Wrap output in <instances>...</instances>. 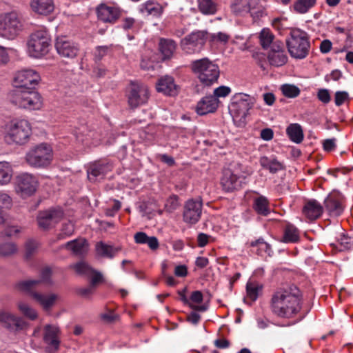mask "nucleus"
Here are the masks:
<instances>
[{"label":"nucleus","mask_w":353,"mask_h":353,"mask_svg":"<svg viewBox=\"0 0 353 353\" xmlns=\"http://www.w3.org/2000/svg\"><path fill=\"white\" fill-rule=\"evenodd\" d=\"M263 286L256 282L249 281L246 285L247 296L252 301H255L261 292Z\"/></svg>","instance_id":"nucleus-40"},{"label":"nucleus","mask_w":353,"mask_h":353,"mask_svg":"<svg viewBox=\"0 0 353 353\" xmlns=\"http://www.w3.org/2000/svg\"><path fill=\"white\" fill-rule=\"evenodd\" d=\"M317 99L322 103L327 104L331 100V96L327 89L321 88L317 92Z\"/></svg>","instance_id":"nucleus-56"},{"label":"nucleus","mask_w":353,"mask_h":353,"mask_svg":"<svg viewBox=\"0 0 353 353\" xmlns=\"http://www.w3.org/2000/svg\"><path fill=\"white\" fill-rule=\"evenodd\" d=\"M254 98L245 93H236L232 98L229 110L234 121L243 123L249 110L254 103Z\"/></svg>","instance_id":"nucleus-6"},{"label":"nucleus","mask_w":353,"mask_h":353,"mask_svg":"<svg viewBox=\"0 0 353 353\" xmlns=\"http://www.w3.org/2000/svg\"><path fill=\"white\" fill-rule=\"evenodd\" d=\"M18 308L24 316L30 319L34 320L37 318V312L26 303H19Z\"/></svg>","instance_id":"nucleus-47"},{"label":"nucleus","mask_w":353,"mask_h":353,"mask_svg":"<svg viewBox=\"0 0 353 353\" xmlns=\"http://www.w3.org/2000/svg\"><path fill=\"white\" fill-rule=\"evenodd\" d=\"M64 212L61 208H51L39 211L37 223L40 230L46 231L54 228L63 218Z\"/></svg>","instance_id":"nucleus-11"},{"label":"nucleus","mask_w":353,"mask_h":353,"mask_svg":"<svg viewBox=\"0 0 353 353\" xmlns=\"http://www.w3.org/2000/svg\"><path fill=\"white\" fill-rule=\"evenodd\" d=\"M0 323L5 327L12 331L21 330L26 326V322L21 318L7 312H0Z\"/></svg>","instance_id":"nucleus-25"},{"label":"nucleus","mask_w":353,"mask_h":353,"mask_svg":"<svg viewBox=\"0 0 353 353\" xmlns=\"http://www.w3.org/2000/svg\"><path fill=\"white\" fill-rule=\"evenodd\" d=\"M32 134L31 125L26 119H13L8 122L4 128L3 139L8 145H23Z\"/></svg>","instance_id":"nucleus-2"},{"label":"nucleus","mask_w":353,"mask_h":353,"mask_svg":"<svg viewBox=\"0 0 353 353\" xmlns=\"http://www.w3.org/2000/svg\"><path fill=\"white\" fill-rule=\"evenodd\" d=\"M250 246L252 247H258L259 250L264 251L269 256H271L272 252L271 246L266 242L264 241L263 239L260 238L256 241H253L250 242Z\"/></svg>","instance_id":"nucleus-50"},{"label":"nucleus","mask_w":353,"mask_h":353,"mask_svg":"<svg viewBox=\"0 0 353 353\" xmlns=\"http://www.w3.org/2000/svg\"><path fill=\"white\" fill-rule=\"evenodd\" d=\"M23 23L17 13L10 12L0 14V36L14 39L22 30Z\"/></svg>","instance_id":"nucleus-9"},{"label":"nucleus","mask_w":353,"mask_h":353,"mask_svg":"<svg viewBox=\"0 0 353 353\" xmlns=\"http://www.w3.org/2000/svg\"><path fill=\"white\" fill-rule=\"evenodd\" d=\"M112 168V163L107 159L94 161L87 169L88 178L90 181L96 182L103 179Z\"/></svg>","instance_id":"nucleus-16"},{"label":"nucleus","mask_w":353,"mask_h":353,"mask_svg":"<svg viewBox=\"0 0 353 353\" xmlns=\"http://www.w3.org/2000/svg\"><path fill=\"white\" fill-rule=\"evenodd\" d=\"M119 250V248L105 244L102 241L98 242L96 244V252L98 255L102 257L112 259Z\"/></svg>","instance_id":"nucleus-35"},{"label":"nucleus","mask_w":353,"mask_h":353,"mask_svg":"<svg viewBox=\"0 0 353 353\" xmlns=\"http://www.w3.org/2000/svg\"><path fill=\"white\" fill-rule=\"evenodd\" d=\"M303 296L295 285L280 288L272 294L270 308L272 313L279 319H290L301 310Z\"/></svg>","instance_id":"nucleus-1"},{"label":"nucleus","mask_w":353,"mask_h":353,"mask_svg":"<svg viewBox=\"0 0 353 353\" xmlns=\"http://www.w3.org/2000/svg\"><path fill=\"white\" fill-rule=\"evenodd\" d=\"M208 39V33L204 30L193 31L181 39V50L186 54H192L200 52Z\"/></svg>","instance_id":"nucleus-10"},{"label":"nucleus","mask_w":353,"mask_h":353,"mask_svg":"<svg viewBox=\"0 0 353 353\" xmlns=\"http://www.w3.org/2000/svg\"><path fill=\"white\" fill-rule=\"evenodd\" d=\"M149 236L143 232H137L134 236V241L138 244H146Z\"/></svg>","instance_id":"nucleus-63"},{"label":"nucleus","mask_w":353,"mask_h":353,"mask_svg":"<svg viewBox=\"0 0 353 353\" xmlns=\"http://www.w3.org/2000/svg\"><path fill=\"white\" fill-rule=\"evenodd\" d=\"M40 80L41 77L36 70L25 68L15 73L13 83L16 89L33 90Z\"/></svg>","instance_id":"nucleus-13"},{"label":"nucleus","mask_w":353,"mask_h":353,"mask_svg":"<svg viewBox=\"0 0 353 353\" xmlns=\"http://www.w3.org/2000/svg\"><path fill=\"white\" fill-rule=\"evenodd\" d=\"M63 248L71 250L74 255L83 256L87 252L88 243L83 239H75L68 241Z\"/></svg>","instance_id":"nucleus-30"},{"label":"nucleus","mask_w":353,"mask_h":353,"mask_svg":"<svg viewBox=\"0 0 353 353\" xmlns=\"http://www.w3.org/2000/svg\"><path fill=\"white\" fill-rule=\"evenodd\" d=\"M31 8L39 14H48L54 10L52 0H32Z\"/></svg>","instance_id":"nucleus-31"},{"label":"nucleus","mask_w":353,"mask_h":353,"mask_svg":"<svg viewBox=\"0 0 353 353\" xmlns=\"http://www.w3.org/2000/svg\"><path fill=\"white\" fill-rule=\"evenodd\" d=\"M325 208L330 216L337 217L344 210L343 199L339 194H329L324 201Z\"/></svg>","instance_id":"nucleus-21"},{"label":"nucleus","mask_w":353,"mask_h":353,"mask_svg":"<svg viewBox=\"0 0 353 353\" xmlns=\"http://www.w3.org/2000/svg\"><path fill=\"white\" fill-rule=\"evenodd\" d=\"M286 133L290 139L296 143H301L303 139L302 128L298 123L290 124L286 129Z\"/></svg>","instance_id":"nucleus-37"},{"label":"nucleus","mask_w":353,"mask_h":353,"mask_svg":"<svg viewBox=\"0 0 353 353\" xmlns=\"http://www.w3.org/2000/svg\"><path fill=\"white\" fill-rule=\"evenodd\" d=\"M11 203L12 199L10 196L8 194L0 191V212L3 214L2 208H9Z\"/></svg>","instance_id":"nucleus-58"},{"label":"nucleus","mask_w":353,"mask_h":353,"mask_svg":"<svg viewBox=\"0 0 353 353\" xmlns=\"http://www.w3.org/2000/svg\"><path fill=\"white\" fill-rule=\"evenodd\" d=\"M219 101L212 95L203 97L197 103L196 112L200 115L214 112L219 106Z\"/></svg>","instance_id":"nucleus-27"},{"label":"nucleus","mask_w":353,"mask_h":353,"mask_svg":"<svg viewBox=\"0 0 353 353\" xmlns=\"http://www.w3.org/2000/svg\"><path fill=\"white\" fill-rule=\"evenodd\" d=\"M87 128L85 126H81L79 128H77L74 131V135L76 137L77 141L81 142L82 144L87 145L88 143L87 142V136L85 135L84 132L86 131Z\"/></svg>","instance_id":"nucleus-55"},{"label":"nucleus","mask_w":353,"mask_h":353,"mask_svg":"<svg viewBox=\"0 0 353 353\" xmlns=\"http://www.w3.org/2000/svg\"><path fill=\"white\" fill-rule=\"evenodd\" d=\"M176 47L175 41L172 39L161 38L159 40V48L163 59H170L176 50Z\"/></svg>","instance_id":"nucleus-33"},{"label":"nucleus","mask_w":353,"mask_h":353,"mask_svg":"<svg viewBox=\"0 0 353 353\" xmlns=\"http://www.w3.org/2000/svg\"><path fill=\"white\" fill-rule=\"evenodd\" d=\"M281 90L283 94L288 98H295L300 94V89L292 84H284L281 85Z\"/></svg>","instance_id":"nucleus-45"},{"label":"nucleus","mask_w":353,"mask_h":353,"mask_svg":"<svg viewBox=\"0 0 353 353\" xmlns=\"http://www.w3.org/2000/svg\"><path fill=\"white\" fill-rule=\"evenodd\" d=\"M231 89L230 87L221 85L214 89V95H212V97H214L216 99L219 97H225L229 95Z\"/></svg>","instance_id":"nucleus-57"},{"label":"nucleus","mask_w":353,"mask_h":353,"mask_svg":"<svg viewBox=\"0 0 353 353\" xmlns=\"http://www.w3.org/2000/svg\"><path fill=\"white\" fill-rule=\"evenodd\" d=\"M148 97L147 86L138 82H131L128 94V101L131 108H135L145 104Z\"/></svg>","instance_id":"nucleus-14"},{"label":"nucleus","mask_w":353,"mask_h":353,"mask_svg":"<svg viewBox=\"0 0 353 353\" xmlns=\"http://www.w3.org/2000/svg\"><path fill=\"white\" fill-rule=\"evenodd\" d=\"M316 3V0H296L294 3V10L300 14H304L312 8Z\"/></svg>","instance_id":"nucleus-42"},{"label":"nucleus","mask_w":353,"mask_h":353,"mask_svg":"<svg viewBox=\"0 0 353 353\" xmlns=\"http://www.w3.org/2000/svg\"><path fill=\"white\" fill-rule=\"evenodd\" d=\"M247 12H249L254 19H258L265 14L264 8L259 4L260 0H247Z\"/></svg>","instance_id":"nucleus-38"},{"label":"nucleus","mask_w":353,"mask_h":353,"mask_svg":"<svg viewBox=\"0 0 353 353\" xmlns=\"http://www.w3.org/2000/svg\"><path fill=\"white\" fill-rule=\"evenodd\" d=\"M39 247V243L37 241L33 239L28 240L25 243V257L26 259H30L37 252Z\"/></svg>","instance_id":"nucleus-48"},{"label":"nucleus","mask_w":353,"mask_h":353,"mask_svg":"<svg viewBox=\"0 0 353 353\" xmlns=\"http://www.w3.org/2000/svg\"><path fill=\"white\" fill-rule=\"evenodd\" d=\"M121 207V203L117 200H114V204L112 206V208L106 210L105 215L108 216H114L116 214V213L119 210Z\"/></svg>","instance_id":"nucleus-62"},{"label":"nucleus","mask_w":353,"mask_h":353,"mask_svg":"<svg viewBox=\"0 0 353 353\" xmlns=\"http://www.w3.org/2000/svg\"><path fill=\"white\" fill-rule=\"evenodd\" d=\"M248 175H250L249 173L247 175L240 174L237 169H225L221 179L223 190L230 192L239 190L248 183Z\"/></svg>","instance_id":"nucleus-12"},{"label":"nucleus","mask_w":353,"mask_h":353,"mask_svg":"<svg viewBox=\"0 0 353 353\" xmlns=\"http://www.w3.org/2000/svg\"><path fill=\"white\" fill-rule=\"evenodd\" d=\"M179 206V197L176 195H172L165 201V209L171 213L176 210Z\"/></svg>","instance_id":"nucleus-51"},{"label":"nucleus","mask_w":353,"mask_h":353,"mask_svg":"<svg viewBox=\"0 0 353 353\" xmlns=\"http://www.w3.org/2000/svg\"><path fill=\"white\" fill-rule=\"evenodd\" d=\"M43 331V341L52 351L57 352L60 345L59 327L54 325L48 324L45 325Z\"/></svg>","instance_id":"nucleus-23"},{"label":"nucleus","mask_w":353,"mask_h":353,"mask_svg":"<svg viewBox=\"0 0 353 353\" xmlns=\"http://www.w3.org/2000/svg\"><path fill=\"white\" fill-rule=\"evenodd\" d=\"M248 1L247 0H235L232 4V11L236 14H241L247 12Z\"/></svg>","instance_id":"nucleus-53"},{"label":"nucleus","mask_w":353,"mask_h":353,"mask_svg":"<svg viewBox=\"0 0 353 353\" xmlns=\"http://www.w3.org/2000/svg\"><path fill=\"white\" fill-rule=\"evenodd\" d=\"M230 35L226 34L225 32H219L217 33H214L211 34H208V39L212 43H228Z\"/></svg>","instance_id":"nucleus-52"},{"label":"nucleus","mask_w":353,"mask_h":353,"mask_svg":"<svg viewBox=\"0 0 353 353\" xmlns=\"http://www.w3.org/2000/svg\"><path fill=\"white\" fill-rule=\"evenodd\" d=\"M51 270L48 268L43 269L39 279H30L20 281L17 283V288L22 292H31L35 290L41 283L50 284Z\"/></svg>","instance_id":"nucleus-20"},{"label":"nucleus","mask_w":353,"mask_h":353,"mask_svg":"<svg viewBox=\"0 0 353 353\" xmlns=\"http://www.w3.org/2000/svg\"><path fill=\"white\" fill-rule=\"evenodd\" d=\"M37 181L32 174L24 173L16 179L15 191L21 197L32 196L37 190Z\"/></svg>","instance_id":"nucleus-15"},{"label":"nucleus","mask_w":353,"mask_h":353,"mask_svg":"<svg viewBox=\"0 0 353 353\" xmlns=\"http://www.w3.org/2000/svg\"><path fill=\"white\" fill-rule=\"evenodd\" d=\"M252 208L259 215L266 216L271 212L270 202L267 197L260 195L253 201Z\"/></svg>","instance_id":"nucleus-32"},{"label":"nucleus","mask_w":353,"mask_h":353,"mask_svg":"<svg viewBox=\"0 0 353 353\" xmlns=\"http://www.w3.org/2000/svg\"><path fill=\"white\" fill-rule=\"evenodd\" d=\"M75 272L81 275L90 276L92 272V268L85 262L80 261L70 266Z\"/></svg>","instance_id":"nucleus-46"},{"label":"nucleus","mask_w":353,"mask_h":353,"mask_svg":"<svg viewBox=\"0 0 353 353\" xmlns=\"http://www.w3.org/2000/svg\"><path fill=\"white\" fill-rule=\"evenodd\" d=\"M92 272L91 275V282L90 285L94 287L97 283L101 282L103 281V275L101 272L92 269Z\"/></svg>","instance_id":"nucleus-61"},{"label":"nucleus","mask_w":353,"mask_h":353,"mask_svg":"<svg viewBox=\"0 0 353 353\" xmlns=\"http://www.w3.org/2000/svg\"><path fill=\"white\" fill-rule=\"evenodd\" d=\"M53 158L50 145L42 143L32 148L26 154L27 163L32 167L45 168L49 165Z\"/></svg>","instance_id":"nucleus-7"},{"label":"nucleus","mask_w":353,"mask_h":353,"mask_svg":"<svg viewBox=\"0 0 353 353\" xmlns=\"http://www.w3.org/2000/svg\"><path fill=\"white\" fill-rule=\"evenodd\" d=\"M9 100L14 105L30 110H40L43 105L41 94L28 89H14L9 94Z\"/></svg>","instance_id":"nucleus-4"},{"label":"nucleus","mask_w":353,"mask_h":353,"mask_svg":"<svg viewBox=\"0 0 353 353\" xmlns=\"http://www.w3.org/2000/svg\"><path fill=\"white\" fill-rule=\"evenodd\" d=\"M303 214L310 220H315L323 213V207L316 200L307 201L303 208Z\"/></svg>","instance_id":"nucleus-29"},{"label":"nucleus","mask_w":353,"mask_h":353,"mask_svg":"<svg viewBox=\"0 0 353 353\" xmlns=\"http://www.w3.org/2000/svg\"><path fill=\"white\" fill-rule=\"evenodd\" d=\"M156 88L159 92L169 96H174L178 93L179 86L172 77L165 75L158 80Z\"/></svg>","instance_id":"nucleus-26"},{"label":"nucleus","mask_w":353,"mask_h":353,"mask_svg":"<svg viewBox=\"0 0 353 353\" xmlns=\"http://www.w3.org/2000/svg\"><path fill=\"white\" fill-rule=\"evenodd\" d=\"M18 251L17 245L12 242L0 244V256L8 257L16 254Z\"/></svg>","instance_id":"nucleus-43"},{"label":"nucleus","mask_w":353,"mask_h":353,"mask_svg":"<svg viewBox=\"0 0 353 353\" xmlns=\"http://www.w3.org/2000/svg\"><path fill=\"white\" fill-rule=\"evenodd\" d=\"M299 231L292 224L288 223L283 229V236L282 238V242L289 243H296L299 241Z\"/></svg>","instance_id":"nucleus-34"},{"label":"nucleus","mask_w":353,"mask_h":353,"mask_svg":"<svg viewBox=\"0 0 353 353\" xmlns=\"http://www.w3.org/2000/svg\"><path fill=\"white\" fill-rule=\"evenodd\" d=\"M26 292L28 293L45 310L50 309L57 299V296L54 294H44L34 290Z\"/></svg>","instance_id":"nucleus-28"},{"label":"nucleus","mask_w":353,"mask_h":353,"mask_svg":"<svg viewBox=\"0 0 353 353\" xmlns=\"http://www.w3.org/2000/svg\"><path fill=\"white\" fill-rule=\"evenodd\" d=\"M168 3L161 4L157 0H148L139 6V12L143 14L159 19L162 17Z\"/></svg>","instance_id":"nucleus-22"},{"label":"nucleus","mask_w":353,"mask_h":353,"mask_svg":"<svg viewBox=\"0 0 353 353\" xmlns=\"http://www.w3.org/2000/svg\"><path fill=\"white\" fill-rule=\"evenodd\" d=\"M12 176V168L10 163L0 161V185L10 183Z\"/></svg>","instance_id":"nucleus-39"},{"label":"nucleus","mask_w":353,"mask_h":353,"mask_svg":"<svg viewBox=\"0 0 353 353\" xmlns=\"http://www.w3.org/2000/svg\"><path fill=\"white\" fill-rule=\"evenodd\" d=\"M260 43L263 48L266 49L268 47H271L273 41L274 35L271 33L269 30L263 29L259 36Z\"/></svg>","instance_id":"nucleus-44"},{"label":"nucleus","mask_w":353,"mask_h":353,"mask_svg":"<svg viewBox=\"0 0 353 353\" xmlns=\"http://www.w3.org/2000/svg\"><path fill=\"white\" fill-rule=\"evenodd\" d=\"M109 48L108 46H98L94 52V58L97 61H101L108 54Z\"/></svg>","instance_id":"nucleus-60"},{"label":"nucleus","mask_w":353,"mask_h":353,"mask_svg":"<svg viewBox=\"0 0 353 353\" xmlns=\"http://www.w3.org/2000/svg\"><path fill=\"white\" fill-rule=\"evenodd\" d=\"M259 163L263 168L268 170L272 174L283 169L282 164L274 158L271 159L263 156L260 158Z\"/></svg>","instance_id":"nucleus-36"},{"label":"nucleus","mask_w":353,"mask_h":353,"mask_svg":"<svg viewBox=\"0 0 353 353\" xmlns=\"http://www.w3.org/2000/svg\"><path fill=\"white\" fill-rule=\"evenodd\" d=\"M74 231V227L72 223L68 221L62 225L60 232L57 234V239L59 240L64 239L67 237L70 236Z\"/></svg>","instance_id":"nucleus-49"},{"label":"nucleus","mask_w":353,"mask_h":353,"mask_svg":"<svg viewBox=\"0 0 353 353\" xmlns=\"http://www.w3.org/2000/svg\"><path fill=\"white\" fill-rule=\"evenodd\" d=\"M200 11L205 14H213L216 11V5L212 0H197Z\"/></svg>","instance_id":"nucleus-41"},{"label":"nucleus","mask_w":353,"mask_h":353,"mask_svg":"<svg viewBox=\"0 0 353 353\" xmlns=\"http://www.w3.org/2000/svg\"><path fill=\"white\" fill-rule=\"evenodd\" d=\"M348 99V93L345 91H337L334 96L336 106H341Z\"/></svg>","instance_id":"nucleus-59"},{"label":"nucleus","mask_w":353,"mask_h":353,"mask_svg":"<svg viewBox=\"0 0 353 353\" xmlns=\"http://www.w3.org/2000/svg\"><path fill=\"white\" fill-rule=\"evenodd\" d=\"M50 37L43 30L34 32L28 41V52L33 58H41L49 51Z\"/></svg>","instance_id":"nucleus-8"},{"label":"nucleus","mask_w":353,"mask_h":353,"mask_svg":"<svg viewBox=\"0 0 353 353\" xmlns=\"http://www.w3.org/2000/svg\"><path fill=\"white\" fill-rule=\"evenodd\" d=\"M20 232L21 230L17 226H8L5 229L4 234L8 237H12L17 236Z\"/></svg>","instance_id":"nucleus-64"},{"label":"nucleus","mask_w":353,"mask_h":353,"mask_svg":"<svg viewBox=\"0 0 353 353\" xmlns=\"http://www.w3.org/2000/svg\"><path fill=\"white\" fill-rule=\"evenodd\" d=\"M286 44L291 57L298 59L306 57L310 48L306 32L299 29L291 30L290 37L286 39Z\"/></svg>","instance_id":"nucleus-5"},{"label":"nucleus","mask_w":353,"mask_h":353,"mask_svg":"<svg viewBox=\"0 0 353 353\" xmlns=\"http://www.w3.org/2000/svg\"><path fill=\"white\" fill-rule=\"evenodd\" d=\"M54 46L57 53L64 58L73 59L79 52L78 43L65 36L57 37Z\"/></svg>","instance_id":"nucleus-17"},{"label":"nucleus","mask_w":353,"mask_h":353,"mask_svg":"<svg viewBox=\"0 0 353 353\" xmlns=\"http://www.w3.org/2000/svg\"><path fill=\"white\" fill-rule=\"evenodd\" d=\"M202 202L196 199H189L183 207V219L188 224L196 223L202 213Z\"/></svg>","instance_id":"nucleus-18"},{"label":"nucleus","mask_w":353,"mask_h":353,"mask_svg":"<svg viewBox=\"0 0 353 353\" xmlns=\"http://www.w3.org/2000/svg\"><path fill=\"white\" fill-rule=\"evenodd\" d=\"M269 63L274 67H281L288 61V56L283 43L280 41H274L268 54Z\"/></svg>","instance_id":"nucleus-19"},{"label":"nucleus","mask_w":353,"mask_h":353,"mask_svg":"<svg viewBox=\"0 0 353 353\" xmlns=\"http://www.w3.org/2000/svg\"><path fill=\"white\" fill-rule=\"evenodd\" d=\"M339 242L341 245L340 250L341 251L350 250L353 247V239L344 234H341Z\"/></svg>","instance_id":"nucleus-54"},{"label":"nucleus","mask_w":353,"mask_h":353,"mask_svg":"<svg viewBox=\"0 0 353 353\" xmlns=\"http://www.w3.org/2000/svg\"><path fill=\"white\" fill-rule=\"evenodd\" d=\"M190 68L199 82L205 86L216 83L220 75L219 65L207 57L192 61Z\"/></svg>","instance_id":"nucleus-3"},{"label":"nucleus","mask_w":353,"mask_h":353,"mask_svg":"<svg viewBox=\"0 0 353 353\" xmlns=\"http://www.w3.org/2000/svg\"><path fill=\"white\" fill-rule=\"evenodd\" d=\"M97 14L99 20L112 23L119 18L121 11L115 6L101 3L97 8Z\"/></svg>","instance_id":"nucleus-24"}]
</instances>
